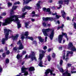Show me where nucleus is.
<instances>
[{"label": "nucleus", "mask_w": 76, "mask_h": 76, "mask_svg": "<svg viewBox=\"0 0 76 76\" xmlns=\"http://www.w3.org/2000/svg\"><path fill=\"white\" fill-rule=\"evenodd\" d=\"M27 13V12H26L23 13L22 15H14L10 16V18H8L5 20V23H3V26H5V25H7L8 24H10L11 23H10L11 22L14 21L15 22H17L18 26V29H19L21 27V24L20 23V20L18 19V18H25V16Z\"/></svg>", "instance_id": "f257e3e1"}, {"label": "nucleus", "mask_w": 76, "mask_h": 76, "mask_svg": "<svg viewBox=\"0 0 76 76\" xmlns=\"http://www.w3.org/2000/svg\"><path fill=\"white\" fill-rule=\"evenodd\" d=\"M52 31L51 34L50 36V39L51 40H53V37H54V32L53 29H51L50 28L43 29L42 30V32L43 33V35H44V36H48V33L47 32H50V31Z\"/></svg>", "instance_id": "f03ea898"}, {"label": "nucleus", "mask_w": 76, "mask_h": 76, "mask_svg": "<svg viewBox=\"0 0 76 76\" xmlns=\"http://www.w3.org/2000/svg\"><path fill=\"white\" fill-rule=\"evenodd\" d=\"M39 52L40 53H42V54L40 53L39 54V57L38 59V60H39V61H38V62H39L38 65L40 67H43V65H42V58H43V57H44V54L45 53L46 51H44L42 50H39Z\"/></svg>", "instance_id": "7ed1b4c3"}, {"label": "nucleus", "mask_w": 76, "mask_h": 76, "mask_svg": "<svg viewBox=\"0 0 76 76\" xmlns=\"http://www.w3.org/2000/svg\"><path fill=\"white\" fill-rule=\"evenodd\" d=\"M17 44L18 45H19V48L18 47H14L13 49L14 52L15 53H18L20 52V51L19 50H22V49L24 48L23 45L22 43L20 42V40H19Z\"/></svg>", "instance_id": "20e7f679"}, {"label": "nucleus", "mask_w": 76, "mask_h": 76, "mask_svg": "<svg viewBox=\"0 0 76 76\" xmlns=\"http://www.w3.org/2000/svg\"><path fill=\"white\" fill-rule=\"evenodd\" d=\"M57 13L55 12V13H52V15H56V18H45V17H43L42 19L45 22H46L48 21V20H56V19H58L59 18L61 17L60 15H57Z\"/></svg>", "instance_id": "39448f33"}, {"label": "nucleus", "mask_w": 76, "mask_h": 76, "mask_svg": "<svg viewBox=\"0 0 76 76\" xmlns=\"http://www.w3.org/2000/svg\"><path fill=\"white\" fill-rule=\"evenodd\" d=\"M4 33L5 35V38H3L1 41L2 44H4L5 43V41H7L8 39V37H9V32L10 31L11 32V30L7 29H4Z\"/></svg>", "instance_id": "423d86ee"}, {"label": "nucleus", "mask_w": 76, "mask_h": 76, "mask_svg": "<svg viewBox=\"0 0 76 76\" xmlns=\"http://www.w3.org/2000/svg\"><path fill=\"white\" fill-rule=\"evenodd\" d=\"M62 35H59L58 37V41L59 43H61V41L63 39V35H65L67 41L69 40L67 36V34L66 33H62Z\"/></svg>", "instance_id": "0eeeda50"}, {"label": "nucleus", "mask_w": 76, "mask_h": 76, "mask_svg": "<svg viewBox=\"0 0 76 76\" xmlns=\"http://www.w3.org/2000/svg\"><path fill=\"white\" fill-rule=\"evenodd\" d=\"M68 48L69 49L73 51H76V49L75 47L73 46V43L70 42L69 43L68 45Z\"/></svg>", "instance_id": "6e6552de"}, {"label": "nucleus", "mask_w": 76, "mask_h": 76, "mask_svg": "<svg viewBox=\"0 0 76 76\" xmlns=\"http://www.w3.org/2000/svg\"><path fill=\"white\" fill-rule=\"evenodd\" d=\"M28 68H25V66H23L21 68V73H19L20 75L21 73H24L23 74L24 75V76H26L27 75H28V72L26 71V70Z\"/></svg>", "instance_id": "1a4fd4ad"}, {"label": "nucleus", "mask_w": 76, "mask_h": 76, "mask_svg": "<svg viewBox=\"0 0 76 76\" xmlns=\"http://www.w3.org/2000/svg\"><path fill=\"white\" fill-rule=\"evenodd\" d=\"M70 0H60L58 1L59 4H62L63 3V4H66L68 5L69 4V2L70 1Z\"/></svg>", "instance_id": "9d476101"}, {"label": "nucleus", "mask_w": 76, "mask_h": 76, "mask_svg": "<svg viewBox=\"0 0 76 76\" xmlns=\"http://www.w3.org/2000/svg\"><path fill=\"white\" fill-rule=\"evenodd\" d=\"M31 54L29 56V57L31 58L32 61H33L34 60H35V61H37V59H36V57H35V55L34 52H31Z\"/></svg>", "instance_id": "9b49d317"}, {"label": "nucleus", "mask_w": 76, "mask_h": 76, "mask_svg": "<svg viewBox=\"0 0 76 76\" xmlns=\"http://www.w3.org/2000/svg\"><path fill=\"white\" fill-rule=\"evenodd\" d=\"M52 70H51V69H48V70H46L45 72V75L44 76H47V74H48V73H49L50 72V75H53L52 72H53L54 70V69L52 68Z\"/></svg>", "instance_id": "f8f14e48"}, {"label": "nucleus", "mask_w": 76, "mask_h": 76, "mask_svg": "<svg viewBox=\"0 0 76 76\" xmlns=\"http://www.w3.org/2000/svg\"><path fill=\"white\" fill-rule=\"evenodd\" d=\"M29 35V33L28 31H26L25 32V33L24 34L23 33H22L21 34V38L22 39H23L24 38H25V37H24V35L26 36V37H27L28 35Z\"/></svg>", "instance_id": "ddd939ff"}, {"label": "nucleus", "mask_w": 76, "mask_h": 76, "mask_svg": "<svg viewBox=\"0 0 76 76\" xmlns=\"http://www.w3.org/2000/svg\"><path fill=\"white\" fill-rule=\"evenodd\" d=\"M69 71H68L67 70L63 74V76H71V74L69 72Z\"/></svg>", "instance_id": "4468645a"}, {"label": "nucleus", "mask_w": 76, "mask_h": 76, "mask_svg": "<svg viewBox=\"0 0 76 76\" xmlns=\"http://www.w3.org/2000/svg\"><path fill=\"white\" fill-rule=\"evenodd\" d=\"M32 9V7L28 6H25L22 9L23 11L24 12L25 11L26 9H27V10H29V9Z\"/></svg>", "instance_id": "2eb2a0df"}, {"label": "nucleus", "mask_w": 76, "mask_h": 76, "mask_svg": "<svg viewBox=\"0 0 76 76\" xmlns=\"http://www.w3.org/2000/svg\"><path fill=\"white\" fill-rule=\"evenodd\" d=\"M19 36V35L18 34H17L15 36H12V37L13 38V40H16L18 39V38Z\"/></svg>", "instance_id": "dca6fc26"}, {"label": "nucleus", "mask_w": 76, "mask_h": 76, "mask_svg": "<svg viewBox=\"0 0 76 76\" xmlns=\"http://www.w3.org/2000/svg\"><path fill=\"white\" fill-rule=\"evenodd\" d=\"M62 16L64 19H65V15H66V13L64 10L61 11Z\"/></svg>", "instance_id": "f3484780"}, {"label": "nucleus", "mask_w": 76, "mask_h": 76, "mask_svg": "<svg viewBox=\"0 0 76 76\" xmlns=\"http://www.w3.org/2000/svg\"><path fill=\"white\" fill-rule=\"evenodd\" d=\"M38 38L40 41V42H43L44 41V39H43L41 37L39 36L38 37Z\"/></svg>", "instance_id": "a211bd4d"}, {"label": "nucleus", "mask_w": 76, "mask_h": 76, "mask_svg": "<svg viewBox=\"0 0 76 76\" xmlns=\"http://www.w3.org/2000/svg\"><path fill=\"white\" fill-rule=\"evenodd\" d=\"M35 70V68L34 67H30L29 68V72H31V71H34Z\"/></svg>", "instance_id": "6ab92c4d"}, {"label": "nucleus", "mask_w": 76, "mask_h": 76, "mask_svg": "<svg viewBox=\"0 0 76 76\" xmlns=\"http://www.w3.org/2000/svg\"><path fill=\"white\" fill-rule=\"evenodd\" d=\"M67 55L66 56V57H68L69 56V54H73V53L72 51H68L66 52Z\"/></svg>", "instance_id": "aec40b11"}, {"label": "nucleus", "mask_w": 76, "mask_h": 76, "mask_svg": "<svg viewBox=\"0 0 76 76\" xmlns=\"http://www.w3.org/2000/svg\"><path fill=\"white\" fill-rule=\"evenodd\" d=\"M32 0H23L24 1V3H26V4H28L29 2L31 1Z\"/></svg>", "instance_id": "412c9836"}, {"label": "nucleus", "mask_w": 76, "mask_h": 76, "mask_svg": "<svg viewBox=\"0 0 76 76\" xmlns=\"http://www.w3.org/2000/svg\"><path fill=\"white\" fill-rule=\"evenodd\" d=\"M64 24H62L61 26H58V27L57 29L58 30V29H60V28H61V29H63V27H64Z\"/></svg>", "instance_id": "4be33fe9"}, {"label": "nucleus", "mask_w": 76, "mask_h": 76, "mask_svg": "<svg viewBox=\"0 0 76 76\" xmlns=\"http://www.w3.org/2000/svg\"><path fill=\"white\" fill-rule=\"evenodd\" d=\"M22 56H20V55L18 54L17 55V59H18L19 60V59H20V58H21V57H22Z\"/></svg>", "instance_id": "5701e85b"}, {"label": "nucleus", "mask_w": 76, "mask_h": 76, "mask_svg": "<svg viewBox=\"0 0 76 76\" xmlns=\"http://www.w3.org/2000/svg\"><path fill=\"white\" fill-rule=\"evenodd\" d=\"M25 27L26 28H28V26H28L29 25V23H25Z\"/></svg>", "instance_id": "b1692460"}, {"label": "nucleus", "mask_w": 76, "mask_h": 76, "mask_svg": "<svg viewBox=\"0 0 76 76\" xmlns=\"http://www.w3.org/2000/svg\"><path fill=\"white\" fill-rule=\"evenodd\" d=\"M63 61L62 60H61L60 61L59 64L60 66H61L63 64Z\"/></svg>", "instance_id": "393cba45"}, {"label": "nucleus", "mask_w": 76, "mask_h": 76, "mask_svg": "<svg viewBox=\"0 0 76 76\" xmlns=\"http://www.w3.org/2000/svg\"><path fill=\"white\" fill-rule=\"evenodd\" d=\"M46 12H49V13L50 14H51V12H50V9L49 8H48L47 9Z\"/></svg>", "instance_id": "a878e982"}, {"label": "nucleus", "mask_w": 76, "mask_h": 76, "mask_svg": "<svg viewBox=\"0 0 76 76\" xmlns=\"http://www.w3.org/2000/svg\"><path fill=\"white\" fill-rule=\"evenodd\" d=\"M26 38H27V39H30L32 40L34 39H33V38L31 37H29L28 36H27V37H26Z\"/></svg>", "instance_id": "bb28decb"}, {"label": "nucleus", "mask_w": 76, "mask_h": 76, "mask_svg": "<svg viewBox=\"0 0 76 76\" xmlns=\"http://www.w3.org/2000/svg\"><path fill=\"white\" fill-rule=\"evenodd\" d=\"M8 7H10V6H12V3H10L9 2H8Z\"/></svg>", "instance_id": "cd10ccee"}, {"label": "nucleus", "mask_w": 76, "mask_h": 76, "mask_svg": "<svg viewBox=\"0 0 76 76\" xmlns=\"http://www.w3.org/2000/svg\"><path fill=\"white\" fill-rule=\"evenodd\" d=\"M47 58L48 59V61H50V60H51V57L50 56H47Z\"/></svg>", "instance_id": "c85d7f7f"}, {"label": "nucleus", "mask_w": 76, "mask_h": 76, "mask_svg": "<svg viewBox=\"0 0 76 76\" xmlns=\"http://www.w3.org/2000/svg\"><path fill=\"white\" fill-rule=\"evenodd\" d=\"M18 6H14L12 8V9L13 10H15V9H16V8H17Z\"/></svg>", "instance_id": "c756f323"}, {"label": "nucleus", "mask_w": 76, "mask_h": 76, "mask_svg": "<svg viewBox=\"0 0 76 76\" xmlns=\"http://www.w3.org/2000/svg\"><path fill=\"white\" fill-rule=\"evenodd\" d=\"M5 53L7 55H9L10 54V51L9 50L5 51Z\"/></svg>", "instance_id": "7c9ffc66"}, {"label": "nucleus", "mask_w": 76, "mask_h": 76, "mask_svg": "<svg viewBox=\"0 0 76 76\" xmlns=\"http://www.w3.org/2000/svg\"><path fill=\"white\" fill-rule=\"evenodd\" d=\"M59 70L60 72H62V73H63V72H64V71L63 70V68H60V69H59Z\"/></svg>", "instance_id": "2f4dec72"}, {"label": "nucleus", "mask_w": 76, "mask_h": 76, "mask_svg": "<svg viewBox=\"0 0 76 76\" xmlns=\"http://www.w3.org/2000/svg\"><path fill=\"white\" fill-rule=\"evenodd\" d=\"M13 10H12V9H11V10L10 12V14H13L14 13V12L13 11Z\"/></svg>", "instance_id": "473e14b6"}, {"label": "nucleus", "mask_w": 76, "mask_h": 76, "mask_svg": "<svg viewBox=\"0 0 76 76\" xmlns=\"http://www.w3.org/2000/svg\"><path fill=\"white\" fill-rule=\"evenodd\" d=\"M6 13L5 12L2 13L1 14L2 16H6Z\"/></svg>", "instance_id": "72a5a7b5"}, {"label": "nucleus", "mask_w": 76, "mask_h": 76, "mask_svg": "<svg viewBox=\"0 0 76 76\" xmlns=\"http://www.w3.org/2000/svg\"><path fill=\"white\" fill-rule=\"evenodd\" d=\"M43 11L44 12H46L47 11V8L45 7H43L42 8Z\"/></svg>", "instance_id": "f704fd0d"}, {"label": "nucleus", "mask_w": 76, "mask_h": 76, "mask_svg": "<svg viewBox=\"0 0 76 76\" xmlns=\"http://www.w3.org/2000/svg\"><path fill=\"white\" fill-rule=\"evenodd\" d=\"M6 63L7 64L9 63V60L8 59H7L6 60Z\"/></svg>", "instance_id": "c9c22d12"}, {"label": "nucleus", "mask_w": 76, "mask_h": 76, "mask_svg": "<svg viewBox=\"0 0 76 76\" xmlns=\"http://www.w3.org/2000/svg\"><path fill=\"white\" fill-rule=\"evenodd\" d=\"M33 44H35L36 46H37V42L36 41H34L33 42Z\"/></svg>", "instance_id": "e433bc0d"}, {"label": "nucleus", "mask_w": 76, "mask_h": 76, "mask_svg": "<svg viewBox=\"0 0 76 76\" xmlns=\"http://www.w3.org/2000/svg\"><path fill=\"white\" fill-rule=\"evenodd\" d=\"M26 53V51L25 50L23 51V52H22V54L23 55H24V54H25Z\"/></svg>", "instance_id": "4c0bfd02"}, {"label": "nucleus", "mask_w": 76, "mask_h": 76, "mask_svg": "<svg viewBox=\"0 0 76 76\" xmlns=\"http://www.w3.org/2000/svg\"><path fill=\"white\" fill-rule=\"evenodd\" d=\"M55 56H56V54L55 53H53L52 54V57H53V58H54L55 57Z\"/></svg>", "instance_id": "58836bf2"}, {"label": "nucleus", "mask_w": 76, "mask_h": 76, "mask_svg": "<svg viewBox=\"0 0 76 76\" xmlns=\"http://www.w3.org/2000/svg\"><path fill=\"white\" fill-rule=\"evenodd\" d=\"M20 3V2H19V1H18L17 2H15V3H14V4L15 5L16 4H19Z\"/></svg>", "instance_id": "ea45409f"}, {"label": "nucleus", "mask_w": 76, "mask_h": 76, "mask_svg": "<svg viewBox=\"0 0 76 76\" xmlns=\"http://www.w3.org/2000/svg\"><path fill=\"white\" fill-rule=\"evenodd\" d=\"M65 53H64V56L63 57V60H64V59H65V58H66V57H65Z\"/></svg>", "instance_id": "a19ab883"}, {"label": "nucleus", "mask_w": 76, "mask_h": 76, "mask_svg": "<svg viewBox=\"0 0 76 76\" xmlns=\"http://www.w3.org/2000/svg\"><path fill=\"white\" fill-rule=\"evenodd\" d=\"M2 71H3V69H2V67L0 66V72H1Z\"/></svg>", "instance_id": "79ce46f5"}, {"label": "nucleus", "mask_w": 76, "mask_h": 76, "mask_svg": "<svg viewBox=\"0 0 76 76\" xmlns=\"http://www.w3.org/2000/svg\"><path fill=\"white\" fill-rule=\"evenodd\" d=\"M47 47L46 46H45L43 47V49L45 50H47Z\"/></svg>", "instance_id": "37998d69"}, {"label": "nucleus", "mask_w": 76, "mask_h": 76, "mask_svg": "<svg viewBox=\"0 0 76 76\" xmlns=\"http://www.w3.org/2000/svg\"><path fill=\"white\" fill-rule=\"evenodd\" d=\"M42 25L43 26H46V23H42Z\"/></svg>", "instance_id": "c03bdc74"}, {"label": "nucleus", "mask_w": 76, "mask_h": 76, "mask_svg": "<svg viewBox=\"0 0 76 76\" xmlns=\"http://www.w3.org/2000/svg\"><path fill=\"white\" fill-rule=\"evenodd\" d=\"M2 56L3 57H6V54L5 53H3L2 54Z\"/></svg>", "instance_id": "a18cd8bd"}, {"label": "nucleus", "mask_w": 76, "mask_h": 76, "mask_svg": "<svg viewBox=\"0 0 76 76\" xmlns=\"http://www.w3.org/2000/svg\"><path fill=\"white\" fill-rule=\"evenodd\" d=\"M75 69V67H74V66H73L71 67V70H74Z\"/></svg>", "instance_id": "49530a36"}, {"label": "nucleus", "mask_w": 76, "mask_h": 76, "mask_svg": "<svg viewBox=\"0 0 76 76\" xmlns=\"http://www.w3.org/2000/svg\"><path fill=\"white\" fill-rule=\"evenodd\" d=\"M74 27L75 29H76V23H74Z\"/></svg>", "instance_id": "de8ad7c7"}, {"label": "nucleus", "mask_w": 76, "mask_h": 76, "mask_svg": "<svg viewBox=\"0 0 76 76\" xmlns=\"http://www.w3.org/2000/svg\"><path fill=\"white\" fill-rule=\"evenodd\" d=\"M7 47H5V51H7Z\"/></svg>", "instance_id": "09e8293b"}, {"label": "nucleus", "mask_w": 76, "mask_h": 76, "mask_svg": "<svg viewBox=\"0 0 76 76\" xmlns=\"http://www.w3.org/2000/svg\"><path fill=\"white\" fill-rule=\"evenodd\" d=\"M67 66H68V67H70L71 66H72V64H67Z\"/></svg>", "instance_id": "8fccbe9b"}, {"label": "nucleus", "mask_w": 76, "mask_h": 76, "mask_svg": "<svg viewBox=\"0 0 76 76\" xmlns=\"http://www.w3.org/2000/svg\"><path fill=\"white\" fill-rule=\"evenodd\" d=\"M59 6L60 7L57 8V9H61V8L62 7L61 5H60Z\"/></svg>", "instance_id": "3c124183"}, {"label": "nucleus", "mask_w": 76, "mask_h": 76, "mask_svg": "<svg viewBox=\"0 0 76 76\" xmlns=\"http://www.w3.org/2000/svg\"><path fill=\"white\" fill-rule=\"evenodd\" d=\"M65 57H66V59L65 60L66 61H68V60H69V58H67V56L66 57V56H65Z\"/></svg>", "instance_id": "603ef678"}, {"label": "nucleus", "mask_w": 76, "mask_h": 76, "mask_svg": "<svg viewBox=\"0 0 76 76\" xmlns=\"http://www.w3.org/2000/svg\"><path fill=\"white\" fill-rule=\"evenodd\" d=\"M36 5L37 7H39L40 6V4H38V3H37Z\"/></svg>", "instance_id": "864d4df0"}, {"label": "nucleus", "mask_w": 76, "mask_h": 76, "mask_svg": "<svg viewBox=\"0 0 76 76\" xmlns=\"http://www.w3.org/2000/svg\"><path fill=\"white\" fill-rule=\"evenodd\" d=\"M25 58L26 59H28V54H27L25 57Z\"/></svg>", "instance_id": "5fc2aeb1"}, {"label": "nucleus", "mask_w": 76, "mask_h": 76, "mask_svg": "<svg viewBox=\"0 0 76 76\" xmlns=\"http://www.w3.org/2000/svg\"><path fill=\"white\" fill-rule=\"evenodd\" d=\"M31 20L32 22H34L35 21V19L34 18H31Z\"/></svg>", "instance_id": "6e6d98bb"}, {"label": "nucleus", "mask_w": 76, "mask_h": 76, "mask_svg": "<svg viewBox=\"0 0 76 76\" xmlns=\"http://www.w3.org/2000/svg\"><path fill=\"white\" fill-rule=\"evenodd\" d=\"M62 47L61 46L59 47V49L60 50H61L62 49Z\"/></svg>", "instance_id": "4d7b16f0"}, {"label": "nucleus", "mask_w": 76, "mask_h": 76, "mask_svg": "<svg viewBox=\"0 0 76 76\" xmlns=\"http://www.w3.org/2000/svg\"><path fill=\"white\" fill-rule=\"evenodd\" d=\"M71 73H76V71H71Z\"/></svg>", "instance_id": "13d9d810"}, {"label": "nucleus", "mask_w": 76, "mask_h": 76, "mask_svg": "<svg viewBox=\"0 0 76 76\" xmlns=\"http://www.w3.org/2000/svg\"><path fill=\"white\" fill-rule=\"evenodd\" d=\"M66 19L68 20H70V18H69V17H68L67 18H66Z\"/></svg>", "instance_id": "bf43d9fd"}, {"label": "nucleus", "mask_w": 76, "mask_h": 76, "mask_svg": "<svg viewBox=\"0 0 76 76\" xmlns=\"http://www.w3.org/2000/svg\"><path fill=\"white\" fill-rule=\"evenodd\" d=\"M34 16H38V15H32V17H34Z\"/></svg>", "instance_id": "052dcab7"}, {"label": "nucleus", "mask_w": 76, "mask_h": 76, "mask_svg": "<svg viewBox=\"0 0 76 76\" xmlns=\"http://www.w3.org/2000/svg\"><path fill=\"white\" fill-rule=\"evenodd\" d=\"M47 37H45V42H47Z\"/></svg>", "instance_id": "680f3d73"}, {"label": "nucleus", "mask_w": 76, "mask_h": 76, "mask_svg": "<svg viewBox=\"0 0 76 76\" xmlns=\"http://www.w3.org/2000/svg\"><path fill=\"white\" fill-rule=\"evenodd\" d=\"M51 49H48V52H50V51H51Z\"/></svg>", "instance_id": "e2e57ef3"}, {"label": "nucleus", "mask_w": 76, "mask_h": 76, "mask_svg": "<svg viewBox=\"0 0 76 76\" xmlns=\"http://www.w3.org/2000/svg\"><path fill=\"white\" fill-rule=\"evenodd\" d=\"M48 26H49V27H50V26H51V24H48Z\"/></svg>", "instance_id": "0e129e2a"}, {"label": "nucleus", "mask_w": 76, "mask_h": 76, "mask_svg": "<svg viewBox=\"0 0 76 76\" xmlns=\"http://www.w3.org/2000/svg\"><path fill=\"white\" fill-rule=\"evenodd\" d=\"M24 63H25V61H23L22 64V65H23Z\"/></svg>", "instance_id": "69168bd1"}, {"label": "nucleus", "mask_w": 76, "mask_h": 76, "mask_svg": "<svg viewBox=\"0 0 76 76\" xmlns=\"http://www.w3.org/2000/svg\"><path fill=\"white\" fill-rule=\"evenodd\" d=\"M35 12L34 11H33L32 12V14H35Z\"/></svg>", "instance_id": "338daca9"}, {"label": "nucleus", "mask_w": 76, "mask_h": 76, "mask_svg": "<svg viewBox=\"0 0 76 76\" xmlns=\"http://www.w3.org/2000/svg\"><path fill=\"white\" fill-rule=\"evenodd\" d=\"M66 41L65 40H63V43H64V42H65Z\"/></svg>", "instance_id": "774afa93"}]
</instances>
